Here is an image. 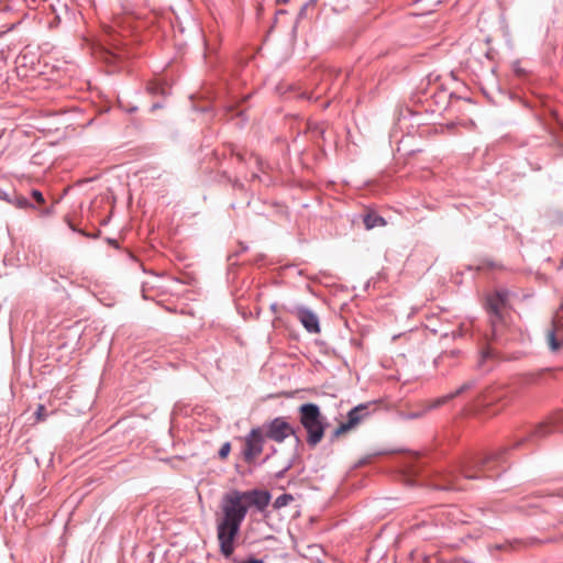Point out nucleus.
<instances>
[{
	"instance_id": "7ed1b4c3",
	"label": "nucleus",
	"mask_w": 563,
	"mask_h": 563,
	"mask_svg": "<svg viewBox=\"0 0 563 563\" xmlns=\"http://www.w3.org/2000/svg\"><path fill=\"white\" fill-rule=\"evenodd\" d=\"M508 291L499 290L487 297L486 308L490 314L492 335L497 336L498 325L501 323V311L508 300Z\"/></svg>"
},
{
	"instance_id": "f257e3e1",
	"label": "nucleus",
	"mask_w": 563,
	"mask_h": 563,
	"mask_svg": "<svg viewBox=\"0 0 563 563\" xmlns=\"http://www.w3.org/2000/svg\"><path fill=\"white\" fill-rule=\"evenodd\" d=\"M298 412L300 423L307 431V443L316 446L323 439L325 430L320 408L314 404H303Z\"/></svg>"
},
{
	"instance_id": "aec40b11",
	"label": "nucleus",
	"mask_w": 563,
	"mask_h": 563,
	"mask_svg": "<svg viewBox=\"0 0 563 563\" xmlns=\"http://www.w3.org/2000/svg\"><path fill=\"white\" fill-rule=\"evenodd\" d=\"M32 197L36 200V202H38L41 205L45 202V199H44L42 192L38 190H33Z\"/></svg>"
},
{
	"instance_id": "f3484780",
	"label": "nucleus",
	"mask_w": 563,
	"mask_h": 563,
	"mask_svg": "<svg viewBox=\"0 0 563 563\" xmlns=\"http://www.w3.org/2000/svg\"><path fill=\"white\" fill-rule=\"evenodd\" d=\"M231 452V444L229 442H225L222 444V446L219 450V457L221 460H225Z\"/></svg>"
},
{
	"instance_id": "9d476101",
	"label": "nucleus",
	"mask_w": 563,
	"mask_h": 563,
	"mask_svg": "<svg viewBox=\"0 0 563 563\" xmlns=\"http://www.w3.org/2000/svg\"><path fill=\"white\" fill-rule=\"evenodd\" d=\"M547 341L551 351H559L563 346V322L559 317L553 319L547 333Z\"/></svg>"
},
{
	"instance_id": "ddd939ff",
	"label": "nucleus",
	"mask_w": 563,
	"mask_h": 563,
	"mask_svg": "<svg viewBox=\"0 0 563 563\" xmlns=\"http://www.w3.org/2000/svg\"><path fill=\"white\" fill-rule=\"evenodd\" d=\"M498 457L497 453H494L492 455H488L483 459L475 460L472 464L467 465L463 470V474L466 478H476L478 477L477 472L484 470L485 465L492 461L496 460Z\"/></svg>"
},
{
	"instance_id": "2eb2a0df",
	"label": "nucleus",
	"mask_w": 563,
	"mask_h": 563,
	"mask_svg": "<svg viewBox=\"0 0 563 563\" xmlns=\"http://www.w3.org/2000/svg\"><path fill=\"white\" fill-rule=\"evenodd\" d=\"M495 357V352L493 349L490 347H486L485 350H483L482 354H481V358H479V362H478V366L479 367H484L485 363L487 360H490V358H494Z\"/></svg>"
},
{
	"instance_id": "423d86ee",
	"label": "nucleus",
	"mask_w": 563,
	"mask_h": 563,
	"mask_svg": "<svg viewBox=\"0 0 563 563\" xmlns=\"http://www.w3.org/2000/svg\"><path fill=\"white\" fill-rule=\"evenodd\" d=\"M369 416L368 405L362 404L353 408L347 413L346 422L341 423L333 432V438H340L344 433L354 429L358 426L364 419Z\"/></svg>"
},
{
	"instance_id": "1a4fd4ad",
	"label": "nucleus",
	"mask_w": 563,
	"mask_h": 563,
	"mask_svg": "<svg viewBox=\"0 0 563 563\" xmlns=\"http://www.w3.org/2000/svg\"><path fill=\"white\" fill-rule=\"evenodd\" d=\"M473 386V382L464 383L460 388H457L454 393L448 394L445 396L439 397L434 400H430L427 405L423 411L421 412H412L409 415V418H419L423 413L428 412L431 409H437L441 407L442 405L449 402L453 398L457 397L459 395L463 394L464 391L471 389Z\"/></svg>"
},
{
	"instance_id": "39448f33",
	"label": "nucleus",
	"mask_w": 563,
	"mask_h": 563,
	"mask_svg": "<svg viewBox=\"0 0 563 563\" xmlns=\"http://www.w3.org/2000/svg\"><path fill=\"white\" fill-rule=\"evenodd\" d=\"M264 434L260 428H254L244 439L243 457L245 462L253 463L263 452Z\"/></svg>"
},
{
	"instance_id": "0eeeda50",
	"label": "nucleus",
	"mask_w": 563,
	"mask_h": 563,
	"mask_svg": "<svg viewBox=\"0 0 563 563\" xmlns=\"http://www.w3.org/2000/svg\"><path fill=\"white\" fill-rule=\"evenodd\" d=\"M292 434L294 428L282 417L275 418L266 427V437L278 443Z\"/></svg>"
},
{
	"instance_id": "dca6fc26",
	"label": "nucleus",
	"mask_w": 563,
	"mask_h": 563,
	"mask_svg": "<svg viewBox=\"0 0 563 563\" xmlns=\"http://www.w3.org/2000/svg\"><path fill=\"white\" fill-rule=\"evenodd\" d=\"M290 500H292V497L290 495L284 494V495H282V496L276 498V500L274 503V507L275 508L285 507L286 505H288V503Z\"/></svg>"
},
{
	"instance_id": "6e6552de",
	"label": "nucleus",
	"mask_w": 563,
	"mask_h": 563,
	"mask_svg": "<svg viewBox=\"0 0 563 563\" xmlns=\"http://www.w3.org/2000/svg\"><path fill=\"white\" fill-rule=\"evenodd\" d=\"M563 419V413L556 416L555 419L550 421H544L539 423L530 431L527 437L521 438L519 441L515 443V446H521L526 442H534L537 440L543 439L555 431L554 423L559 420Z\"/></svg>"
},
{
	"instance_id": "f03ea898",
	"label": "nucleus",
	"mask_w": 563,
	"mask_h": 563,
	"mask_svg": "<svg viewBox=\"0 0 563 563\" xmlns=\"http://www.w3.org/2000/svg\"><path fill=\"white\" fill-rule=\"evenodd\" d=\"M221 509L223 515L219 520L241 526L247 512L246 504L242 499V493L232 490L227 494L223 497Z\"/></svg>"
},
{
	"instance_id": "4be33fe9",
	"label": "nucleus",
	"mask_w": 563,
	"mask_h": 563,
	"mask_svg": "<svg viewBox=\"0 0 563 563\" xmlns=\"http://www.w3.org/2000/svg\"><path fill=\"white\" fill-rule=\"evenodd\" d=\"M242 563H263L261 560H257V559H250L247 561H244Z\"/></svg>"
},
{
	"instance_id": "412c9836",
	"label": "nucleus",
	"mask_w": 563,
	"mask_h": 563,
	"mask_svg": "<svg viewBox=\"0 0 563 563\" xmlns=\"http://www.w3.org/2000/svg\"><path fill=\"white\" fill-rule=\"evenodd\" d=\"M16 206L20 207V208H26V207L30 206V203H29L26 198L19 197V198H16Z\"/></svg>"
},
{
	"instance_id": "f8f14e48",
	"label": "nucleus",
	"mask_w": 563,
	"mask_h": 563,
	"mask_svg": "<svg viewBox=\"0 0 563 563\" xmlns=\"http://www.w3.org/2000/svg\"><path fill=\"white\" fill-rule=\"evenodd\" d=\"M303 328L311 333L320 332L319 319L314 312L307 308H298L295 312Z\"/></svg>"
},
{
	"instance_id": "a211bd4d",
	"label": "nucleus",
	"mask_w": 563,
	"mask_h": 563,
	"mask_svg": "<svg viewBox=\"0 0 563 563\" xmlns=\"http://www.w3.org/2000/svg\"><path fill=\"white\" fill-rule=\"evenodd\" d=\"M147 90L151 93H163V88L158 82H151L147 86Z\"/></svg>"
},
{
	"instance_id": "6ab92c4d",
	"label": "nucleus",
	"mask_w": 563,
	"mask_h": 563,
	"mask_svg": "<svg viewBox=\"0 0 563 563\" xmlns=\"http://www.w3.org/2000/svg\"><path fill=\"white\" fill-rule=\"evenodd\" d=\"M35 415H36L37 421L44 420L45 417H46V409H45V407L43 405H40L37 407V410H36Z\"/></svg>"
},
{
	"instance_id": "4468645a",
	"label": "nucleus",
	"mask_w": 563,
	"mask_h": 563,
	"mask_svg": "<svg viewBox=\"0 0 563 563\" xmlns=\"http://www.w3.org/2000/svg\"><path fill=\"white\" fill-rule=\"evenodd\" d=\"M364 225L367 230L374 229L376 227H385L386 220L375 212H368L364 217Z\"/></svg>"
},
{
	"instance_id": "20e7f679",
	"label": "nucleus",
	"mask_w": 563,
	"mask_h": 563,
	"mask_svg": "<svg viewBox=\"0 0 563 563\" xmlns=\"http://www.w3.org/2000/svg\"><path fill=\"white\" fill-rule=\"evenodd\" d=\"M240 530V525L218 520L217 534L220 544V551L225 558H230L234 552V539Z\"/></svg>"
},
{
	"instance_id": "9b49d317",
	"label": "nucleus",
	"mask_w": 563,
	"mask_h": 563,
	"mask_svg": "<svg viewBox=\"0 0 563 563\" xmlns=\"http://www.w3.org/2000/svg\"><path fill=\"white\" fill-rule=\"evenodd\" d=\"M242 493V499L246 504V509L250 506L256 507L258 510H263L271 500V495L267 492L264 490H249V492H241Z\"/></svg>"
}]
</instances>
